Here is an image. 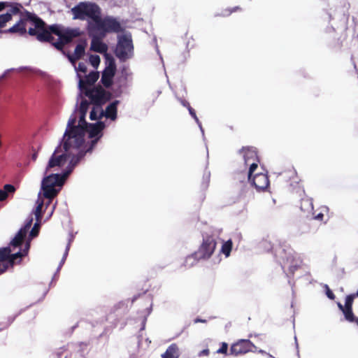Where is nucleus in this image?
Returning a JSON list of instances; mask_svg holds the SVG:
<instances>
[{
    "mask_svg": "<svg viewBox=\"0 0 358 358\" xmlns=\"http://www.w3.org/2000/svg\"><path fill=\"white\" fill-rule=\"evenodd\" d=\"M133 52L134 45L131 38L126 35L120 36L115 50L116 57L121 61H126L132 57Z\"/></svg>",
    "mask_w": 358,
    "mask_h": 358,
    "instance_id": "6",
    "label": "nucleus"
},
{
    "mask_svg": "<svg viewBox=\"0 0 358 358\" xmlns=\"http://www.w3.org/2000/svg\"><path fill=\"white\" fill-rule=\"evenodd\" d=\"M70 150L71 149L65 150L64 149V152L60 153L61 145L57 147L48 161L45 168V174H47L49 171H55L57 169L63 167L70 158V155L71 154L70 152Z\"/></svg>",
    "mask_w": 358,
    "mask_h": 358,
    "instance_id": "5",
    "label": "nucleus"
},
{
    "mask_svg": "<svg viewBox=\"0 0 358 358\" xmlns=\"http://www.w3.org/2000/svg\"><path fill=\"white\" fill-rule=\"evenodd\" d=\"M327 292L326 294L327 297L331 300H334L335 299V294L333 293V292L329 288V287L327 285Z\"/></svg>",
    "mask_w": 358,
    "mask_h": 358,
    "instance_id": "41",
    "label": "nucleus"
},
{
    "mask_svg": "<svg viewBox=\"0 0 358 358\" xmlns=\"http://www.w3.org/2000/svg\"><path fill=\"white\" fill-rule=\"evenodd\" d=\"M89 137L94 138L98 136L105 127V124L103 122H98L96 124H90Z\"/></svg>",
    "mask_w": 358,
    "mask_h": 358,
    "instance_id": "22",
    "label": "nucleus"
},
{
    "mask_svg": "<svg viewBox=\"0 0 358 358\" xmlns=\"http://www.w3.org/2000/svg\"><path fill=\"white\" fill-rule=\"evenodd\" d=\"M337 306L339 308V310L343 312V310H344V305H343L341 302H337Z\"/></svg>",
    "mask_w": 358,
    "mask_h": 358,
    "instance_id": "48",
    "label": "nucleus"
},
{
    "mask_svg": "<svg viewBox=\"0 0 358 358\" xmlns=\"http://www.w3.org/2000/svg\"><path fill=\"white\" fill-rule=\"evenodd\" d=\"M87 46V42L85 40L81 41L80 43H78L75 48L74 53L73 55L70 54L69 52H66L64 50V48L62 50H60L64 55L66 56L69 62L73 65H76V62L83 58V57L85 55V48Z\"/></svg>",
    "mask_w": 358,
    "mask_h": 358,
    "instance_id": "12",
    "label": "nucleus"
},
{
    "mask_svg": "<svg viewBox=\"0 0 358 358\" xmlns=\"http://www.w3.org/2000/svg\"><path fill=\"white\" fill-rule=\"evenodd\" d=\"M73 20H85L87 17L92 21L87 23V31L92 38L91 50L99 53H105L108 45L102 39L108 33L122 31L120 22L113 16L101 17V9L96 3L80 2L71 8Z\"/></svg>",
    "mask_w": 358,
    "mask_h": 358,
    "instance_id": "2",
    "label": "nucleus"
},
{
    "mask_svg": "<svg viewBox=\"0 0 358 358\" xmlns=\"http://www.w3.org/2000/svg\"><path fill=\"white\" fill-rule=\"evenodd\" d=\"M190 115L195 120V121L199 123V118L197 117L196 116V112L194 110V109H192L189 111Z\"/></svg>",
    "mask_w": 358,
    "mask_h": 358,
    "instance_id": "43",
    "label": "nucleus"
},
{
    "mask_svg": "<svg viewBox=\"0 0 358 358\" xmlns=\"http://www.w3.org/2000/svg\"><path fill=\"white\" fill-rule=\"evenodd\" d=\"M116 67L113 62H111L102 73L101 81L104 87H109L113 83V78L115 73Z\"/></svg>",
    "mask_w": 358,
    "mask_h": 358,
    "instance_id": "14",
    "label": "nucleus"
},
{
    "mask_svg": "<svg viewBox=\"0 0 358 358\" xmlns=\"http://www.w3.org/2000/svg\"><path fill=\"white\" fill-rule=\"evenodd\" d=\"M76 117H71L68 121L67 128L63 137V149H78L84 143V138H82L83 129L80 127L75 125Z\"/></svg>",
    "mask_w": 358,
    "mask_h": 358,
    "instance_id": "3",
    "label": "nucleus"
},
{
    "mask_svg": "<svg viewBox=\"0 0 358 358\" xmlns=\"http://www.w3.org/2000/svg\"><path fill=\"white\" fill-rule=\"evenodd\" d=\"M216 245L215 238L213 236H206L203 238V242L196 255L199 259H208L213 254Z\"/></svg>",
    "mask_w": 358,
    "mask_h": 358,
    "instance_id": "8",
    "label": "nucleus"
},
{
    "mask_svg": "<svg viewBox=\"0 0 358 358\" xmlns=\"http://www.w3.org/2000/svg\"><path fill=\"white\" fill-rule=\"evenodd\" d=\"M354 300L350 296L347 295L343 307L344 310L342 312L345 320L349 322H354L355 321V316L352 310Z\"/></svg>",
    "mask_w": 358,
    "mask_h": 358,
    "instance_id": "15",
    "label": "nucleus"
},
{
    "mask_svg": "<svg viewBox=\"0 0 358 358\" xmlns=\"http://www.w3.org/2000/svg\"><path fill=\"white\" fill-rule=\"evenodd\" d=\"M319 210L320 211L317 213L313 210L312 213H310L313 215L312 220H315L325 223L326 221H324V217L327 216L329 208L327 206H322L319 209Z\"/></svg>",
    "mask_w": 358,
    "mask_h": 358,
    "instance_id": "24",
    "label": "nucleus"
},
{
    "mask_svg": "<svg viewBox=\"0 0 358 358\" xmlns=\"http://www.w3.org/2000/svg\"><path fill=\"white\" fill-rule=\"evenodd\" d=\"M300 209L302 212L310 214L313 210V199L305 196L301 199Z\"/></svg>",
    "mask_w": 358,
    "mask_h": 358,
    "instance_id": "21",
    "label": "nucleus"
},
{
    "mask_svg": "<svg viewBox=\"0 0 358 358\" xmlns=\"http://www.w3.org/2000/svg\"><path fill=\"white\" fill-rule=\"evenodd\" d=\"M118 103V101H114L106 107L105 112L101 110V117H103L104 115L107 118H110L112 120H115L117 118V106Z\"/></svg>",
    "mask_w": 358,
    "mask_h": 358,
    "instance_id": "18",
    "label": "nucleus"
},
{
    "mask_svg": "<svg viewBox=\"0 0 358 358\" xmlns=\"http://www.w3.org/2000/svg\"><path fill=\"white\" fill-rule=\"evenodd\" d=\"M32 222H33V217L31 216L30 217H29L27 220L24 226L22 228L20 229H24V230L25 235H27V233L28 230L31 227Z\"/></svg>",
    "mask_w": 358,
    "mask_h": 358,
    "instance_id": "37",
    "label": "nucleus"
},
{
    "mask_svg": "<svg viewBox=\"0 0 358 358\" xmlns=\"http://www.w3.org/2000/svg\"><path fill=\"white\" fill-rule=\"evenodd\" d=\"M354 322L357 323V324L358 325V318H357L356 317H355V321Z\"/></svg>",
    "mask_w": 358,
    "mask_h": 358,
    "instance_id": "51",
    "label": "nucleus"
},
{
    "mask_svg": "<svg viewBox=\"0 0 358 358\" xmlns=\"http://www.w3.org/2000/svg\"><path fill=\"white\" fill-rule=\"evenodd\" d=\"M26 237V235L24 234V229H20L19 231L17 233L14 238L10 241V248H17L20 247L23 241L24 238Z\"/></svg>",
    "mask_w": 358,
    "mask_h": 358,
    "instance_id": "23",
    "label": "nucleus"
},
{
    "mask_svg": "<svg viewBox=\"0 0 358 358\" xmlns=\"http://www.w3.org/2000/svg\"><path fill=\"white\" fill-rule=\"evenodd\" d=\"M65 358H66V357H65Z\"/></svg>",
    "mask_w": 358,
    "mask_h": 358,
    "instance_id": "53",
    "label": "nucleus"
},
{
    "mask_svg": "<svg viewBox=\"0 0 358 358\" xmlns=\"http://www.w3.org/2000/svg\"><path fill=\"white\" fill-rule=\"evenodd\" d=\"M11 20V17L10 13H5L0 15V28H3L5 27L6 23Z\"/></svg>",
    "mask_w": 358,
    "mask_h": 358,
    "instance_id": "32",
    "label": "nucleus"
},
{
    "mask_svg": "<svg viewBox=\"0 0 358 358\" xmlns=\"http://www.w3.org/2000/svg\"><path fill=\"white\" fill-rule=\"evenodd\" d=\"M187 110L189 111L190 110L193 109L191 106L189 105L187 108Z\"/></svg>",
    "mask_w": 358,
    "mask_h": 358,
    "instance_id": "50",
    "label": "nucleus"
},
{
    "mask_svg": "<svg viewBox=\"0 0 358 358\" xmlns=\"http://www.w3.org/2000/svg\"><path fill=\"white\" fill-rule=\"evenodd\" d=\"M348 295L350 296L354 299L357 298L358 297V289L357 290L356 292L350 294H348Z\"/></svg>",
    "mask_w": 358,
    "mask_h": 358,
    "instance_id": "47",
    "label": "nucleus"
},
{
    "mask_svg": "<svg viewBox=\"0 0 358 358\" xmlns=\"http://www.w3.org/2000/svg\"><path fill=\"white\" fill-rule=\"evenodd\" d=\"M83 91L92 103L97 106H100L105 101L106 92L101 87L86 89Z\"/></svg>",
    "mask_w": 358,
    "mask_h": 358,
    "instance_id": "11",
    "label": "nucleus"
},
{
    "mask_svg": "<svg viewBox=\"0 0 358 358\" xmlns=\"http://www.w3.org/2000/svg\"><path fill=\"white\" fill-rule=\"evenodd\" d=\"M68 250H69V248H67V249H66V251L65 255H67V253H68Z\"/></svg>",
    "mask_w": 358,
    "mask_h": 358,
    "instance_id": "52",
    "label": "nucleus"
},
{
    "mask_svg": "<svg viewBox=\"0 0 358 358\" xmlns=\"http://www.w3.org/2000/svg\"><path fill=\"white\" fill-rule=\"evenodd\" d=\"M248 180L258 192L266 190L270 184L268 175L264 173L255 172Z\"/></svg>",
    "mask_w": 358,
    "mask_h": 358,
    "instance_id": "9",
    "label": "nucleus"
},
{
    "mask_svg": "<svg viewBox=\"0 0 358 358\" xmlns=\"http://www.w3.org/2000/svg\"><path fill=\"white\" fill-rule=\"evenodd\" d=\"M239 152L243 155L245 164L246 165H250L248 176L251 178V176L258 168V164L259 162L257 150L255 147L246 146L243 147L240 150Z\"/></svg>",
    "mask_w": 358,
    "mask_h": 358,
    "instance_id": "7",
    "label": "nucleus"
},
{
    "mask_svg": "<svg viewBox=\"0 0 358 358\" xmlns=\"http://www.w3.org/2000/svg\"><path fill=\"white\" fill-rule=\"evenodd\" d=\"M90 103L87 100H83L80 102L79 112L80 115H86L88 110Z\"/></svg>",
    "mask_w": 358,
    "mask_h": 358,
    "instance_id": "31",
    "label": "nucleus"
},
{
    "mask_svg": "<svg viewBox=\"0 0 358 358\" xmlns=\"http://www.w3.org/2000/svg\"><path fill=\"white\" fill-rule=\"evenodd\" d=\"M70 173L71 171H65L62 174H50L43 179L42 183L50 185L52 184L53 187L62 186Z\"/></svg>",
    "mask_w": 358,
    "mask_h": 358,
    "instance_id": "13",
    "label": "nucleus"
},
{
    "mask_svg": "<svg viewBox=\"0 0 358 358\" xmlns=\"http://www.w3.org/2000/svg\"><path fill=\"white\" fill-rule=\"evenodd\" d=\"M98 141H99V138L92 140L91 141V145H90V148L87 150V152L91 151L94 148V147L96 145V144L97 143Z\"/></svg>",
    "mask_w": 358,
    "mask_h": 358,
    "instance_id": "42",
    "label": "nucleus"
},
{
    "mask_svg": "<svg viewBox=\"0 0 358 358\" xmlns=\"http://www.w3.org/2000/svg\"><path fill=\"white\" fill-rule=\"evenodd\" d=\"M180 103H181V104H182L183 106H185V107H186V108H187V107L190 105V104H189V103L187 101L184 100V99H181V100H180Z\"/></svg>",
    "mask_w": 358,
    "mask_h": 358,
    "instance_id": "46",
    "label": "nucleus"
},
{
    "mask_svg": "<svg viewBox=\"0 0 358 358\" xmlns=\"http://www.w3.org/2000/svg\"><path fill=\"white\" fill-rule=\"evenodd\" d=\"M15 191V188L13 185H5L3 189H0V201H5L8 196V193H13Z\"/></svg>",
    "mask_w": 358,
    "mask_h": 358,
    "instance_id": "26",
    "label": "nucleus"
},
{
    "mask_svg": "<svg viewBox=\"0 0 358 358\" xmlns=\"http://www.w3.org/2000/svg\"><path fill=\"white\" fill-rule=\"evenodd\" d=\"M90 63L93 66H96L100 62V58L98 55H91L90 57Z\"/></svg>",
    "mask_w": 358,
    "mask_h": 358,
    "instance_id": "38",
    "label": "nucleus"
},
{
    "mask_svg": "<svg viewBox=\"0 0 358 358\" xmlns=\"http://www.w3.org/2000/svg\"><path fill=\"white\" fill-rule=\"evenodd\" d=\"M254 348L255 345L250 340H239L231 346L230 354L235 356L244 355L252 351Z\"/></svg>",
    "mask_w": 358,
    "mask_h": 358,
    "instance_id": "10",
    "label": "nucleus"
},
{
    "mask_svg": "<svg viewBox=\"0 0 358 358\" xmlns=\"http://www.w3.org/2000/svg\"><path fill=\"white\" fill-rule=\"evenodd\" d=\"M99 112V106H97L96 108L94 107L90 114V120H96L101 118V115L99 116H98V115H97Z\"/></svg>",
    "mask_w": 358,
    "mask_h": 358,
    "instance_id": "34",
    "label": "nucleus"
},
{
    "mask_svg": "<svg viewBox=\"0 0 358 358\" xmlns=\"http://www.w3.org/2000/svg\"><path fill=\"white\" fill-rule=\"evenodd\" d=\"M243 8L241 6H236L234 7L228 8L225 9L222 13V15L224 17H227L231 15L233 13L241 12Z\"/></svg>",
    "mask_w": 358,
    "mask_h": 358,
    "instance_id": "30",
    "label": "nucleus"
},
{
    "mask_svg": "<svg viewBox=\"0 0 358 358\" xmlns=\"http://www.w3.org/2000/svg\"><path fill=\"white\" fill-rule=\"evenodd\" d=\"M9 6V3L6 1L0 2V11L3 10L6 7Z\"/></svg>",
    "mask_w": 358,
    "mask_h": 358,
    "instance_id": "44",
    "label": "nucleus"
},
{
    "mask_svg": "<svg viewBox=\"0 0 358 358\" xmlns=\"http://www.w3.org/2000/svg\"><path fill=\"white\" fill-rule=\"evenodd\" d=\"M21 7H22V6L20 4H17V3L14 6H12L10 7V10L6 13H10V17H12V16L13 15H17L20 12Z\"/></svg>",
    "mask_w": 358,
    "mask_h": 358,
    "instance_id": "36",
    "label": "nucleus"
},
{
    "mask_svg": "<svg viewBox=\"0 0 358 358\" xmlns=\"http://www.w3.org/2000/svg\"><path fill=\"white\" fill-rule=\"evenodd\" d=\"M85 115H80L79 117V122L78 125L77 127H80L83 129L82 132V138H84L85 132L87 131V128L88 127L89 124L85 120Z\"/></svg>",
    "mask_w": 358,
    "mask_h": 358,
    "instance_id": "29",
    "label": "nucleus"
},
{
    "mask_svg": "<svg viewBox=\"0 0 358 358\" xmlns=\"http://www.w3.org/2000/svg\"><path fill=\"white\" fill-rule=\"evenodd\" d=\"M29 246V243H27L24 249L14 254H11L12 250L10 246L1 248L0 274L6 272L9 268H13L14 265L20 264L22 258L27 255Z\"/></svg>",
    "mask_w": 358,
    "mask_h": 358,
    "instance_id": "4",
    "label": "nucleus"
},
{
    "mask_svg": "<svg viewBox=\"0 0 358 358\" xmlns=\"http://www.w3.org/2000/svg\"><path fill=\"white\" fill-rule=\"evenodd\" d=\"M41 188L43 192L44 197L50 200H52L58 194V190H57L55 187H53L52 184L50 185L41 183Z\"/></svg>",
    "mask_w": 358,
    "mask_h": 358,
    "instance_id": "20",
    "label": "nucleus"
},
{
    "mask_svg": "<svg viewBox=\"0 0 358 358\" xmlns=\"http://www.w3.org/2000/svg\"><path fill=\"white\" fill-rule=\"evenodd\" d=\"M11 34L24 36L27 33L42 43H50L57 50H62L65 45L80 35L79 29H63L58 24L47 25L36 14L25 10L20 20L7 31Z\"/></svg>",
    "mask_w": 358,
    "mask_h": 358,
    "instance_id": "1",
    "label": "nucleus"
},
{
    "mask_svg": "<svg viewBox=\"0 0 358 358\" xmlns=\"http://www.w3.org/2000/svg\"><path fill=\"white\" fill-rule=\"evenodd\" d=\"M317 229V226L313 223L312 219L309 220L308 222L301 224L299 228L301 234H315Z\"/></svg>",
    "mask_w": 358,
    "mask_h": 358,
    "instance_id": "19",
    "label": "nucleus"
},
{
    "mask_svg": "<svg viewBox=\"0 0 358 358\" xmlns=\"http://www.w3.org/2000/svg\"><path fill=\"white\" fill-rule=\"evenodd\" d=\"M178 348L176 343H172L162 355V358H178Z\"/></svg>",
    "mask_w": 358,
    "mask_h": 358,
    "instance_id": "25",
    "label": "nucleus"
},
{
    "mask_svg": "<svg viewBox=\"0 0 358 358\" xmlns=\"http://www.w3.org/2000/svg\"><path fill=\"white\" fill-rule=\"evenodd\" d=\"M228 350V345L226 343H222L221 347L217 350V353L226 354Z\"/></svg>",
    "mask_w": 358,
    "mask_h": 358,
    "instance_id": "40",
    "label": "nucleus"
},
{
    "mask_svg": "<svg viewBox=\"0 0 358 358\" xmlns=\"http://www.w3.org/2000/svg\"><path fill=\"white\" fill-rule=\"evenodd\" d=\"M233 243L231 240H228L223 243L221 248V252L227 257L230 255L232 250Z\"/></svg>",
    "mask_w": 358,
    "mask_h": 358,
    "instance_id": "28",
    "label": "nucleus"
},
{
    "mask_svg": "<svg viewBox=\"0 0 358 358\" xmlns=\"http://www.w3.org/2000/svg\"><path fill=\"white\" fill-rule=\"evenodd\" d=\"M40 226H41V222L36 221L30 231L29 236L31 238L36 237L38 235Z\"/></svg>",
    "mask_w": 358,
    "mask_h": 358,
    "instance_id": "33",
    "label": "nucleus"
},
{
    "mask_svg": "<svg viewBox=\"0 0 358 358\" xmlns=\"http://www.w3.org/2000/svg\"><path fill=\"white\" fill-rule=\"evenodd\" d=\"M79 148H80L78 149L71 148L70 150V152L71 153L70 155L71 159L66 171H71V173L75 166L84 157L85 153L83 151L78 150Z\"/></svg>",
    "mask_w": 358,
    "mask_h": 358,
    "instance_id": "16",
    "label": "nucleus"
},
{
    "mask_svg": "<svg viewBox=\"0 0 358 358\" xmlns=\"http://www.w3.org/2000/svg\"><path fill=\"white\" fill-rule=\"evenodd\" d=\"M78 71L85 73L87 70V65L84 62H79L78 67L76 68Z\"/></svg>",
    "mask_w": 358,
    "mask_h": 358,
    "instance_id": "39",
    "label": "nucleus"
},
{
    "mask_svg": "<svg viewBox=\"0 0 358 358\" xmlns=\"http://www.w3.org/2000/svg\"><path fill=\"white\" fill-rule=\"evenodd\" d=\"M210 353L209 352V350L208 349H205V350H203L200 353H199V355L201 356V355H205V356H207Z\"/></svg>",
    "mask_w": 358,
    "mask_h": 358,
    "instance_id": "45",
    "label": "nucleus"
},
{
    "mask_svg": "<svg viewBox=\"0 0 358 358\" xmlns=\"http://www.w3.org/2000/svg\"><path fill=\"white\" fill-rule=\"evenodd\" d=\"M37 206L34 210V215L36 217V220L37 222H41L42 218V208L43 206V201L38 199L36 201Z\"/></svg>",
    "mask_w": 358,
    "mask_h": 358,
    "instance_id": "27",
    "label": "nucleus"
},
{
    "mask_svg": "<svg viewBox=\"0 0 358 358\" xmlns=\"http://www.w3.org/2000/svg\"><path fill=\"white\" fill-rule=\"evenodd\" d=\"M206 322V320H202V319H200V318H196L194 320V323H198V322H203V323H205Z\"/></svg>",
    "mask_w": 358,
    "mask_h": 358,
    "instance_id": "49",
    "label": "nucleus"
},
{
    "mask_svg": "<svg viewBox=\"0 0 358 358\" xmlns=\"http://www.w3.org/2000/svg\"><path fill=\"white\" fill-rule=\"evenodd\" d=\"M21 7H22V6L20 4H17V3L14 6H12L10 7V10L6 13H10V17H12V16L13 15H17L20 12Z\"/></svg>",
    "mask_w": 358,
    "mask_h": 358,
    "instance_id": "35",
    "label": "nucleus"
},
{
    "mask_svg": "<svg viewBox=\"0 0 358 358\" xmlns=\"http://www.w3.org/2000/svg\"><path fill=\"white\" fill-rule=\"evenodd\" d=\"M99 74L97 71H92L87 76H86L85 79H80L79 81V87L81 90H84L87 88L88 85H94L96 80L99 79Z\"/></svg>",
    "mask_w": 358,
    "mask_h": 358,
    "instance_id": "17",
    "label": "nucleus"
}]
</instances>
